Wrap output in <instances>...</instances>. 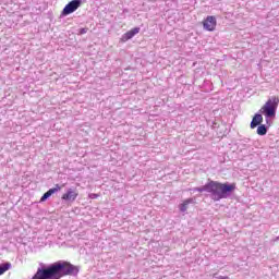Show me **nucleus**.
I'll return each mask as SVG.
<instances>
[{
    "mask_svg": "<svg viewBox=\"0 0 279 279\" xmlns=\"http://www.w3.org/2000/svg\"><path fill=\"white\" fill-rule=\"evenodd\" d=\"M40 266L32 279H61L80 274V268L66 260L54 262L48 266L40 264Z\"/></svg>",
    "mask_w": 279,
    "mask_h": 279,
    "instance_id": "f257e3e1",
    "label": "nucleus"
},
{
    "mask_svg": "<svg viewBox=\"0 0 279 279\" xmlns=\"http://www.w3.org/2000/svg\"><path fill=\"white\" fill-rule=\"evenodd\" d=\"M235 189L236 185L234 184L219 183L217 181L209 180L205 185L194 187L193 191L197 193H209L210 199L214 202H220V199H228Z\"/></svg>",
    "mask_w": 279,
    "mask_h": 279,
    "instance_id": "f03ea898",
    "label": "nucleus"
},
{
    "mask_svg": "<svg viewBox=\"0 0 279 279\" xmlns=\"http://www.w3.org/2000/svg\"><path fill=\"white\" fill-rule=\"evenodd\" d=\"M279 98L272 96L266 104L262 107L259 112L266 117V119H274L276 117V111L278 110Z\"/></svg>",
    "mask_w": 279,
    "mask_h": 279,
    "instance_id": "7ed1b4c3",
    "label": "nucleus"
},
{
    "mask_svg": "<svg viewBox=\"0 0 279 279\" xmlns=\"http://www.w3.org/2000/svg\"><path fill=\"white\" fill-rule=\"evenodd\" d=\"M82 7V0H72L70 1L62 10V16H69L73 14Z\"/></svg>",
    "mask_w": 279,
    "mask_h": 279,
    "instance_id": "20e7f679",
    "label": "nucleus"
},
{
    "mask_svg": "<svg viewBox=\"0 0 279 279\" xmlns=\"http://www.w3.org/2000/svg\"><path fill=\"white\" fill-rule=\"evenodd\" d=\"M203 27L207 32H215V27H217V19L213 15L207 16L203 22Z\"/></svg>",
    "mask_w": 279,
    "mask_h": 279,
    "instance_id": "39448f33",
    "label": "nucleus"
},
{
    "mask_svg": "<svg viewBox=\"0 0 279 279\" xmlns=\"http://www.w3.org/2000/svg\"><path fill=\"white\" fill-rule=\"evenodd\" d=\"M77 190L70 187L66 193L62 195L63 202H75L77 199Z\"/></svg>",
    "mask_w": 279,
    "mask_h": 279,
    "instance_id": "423d86ee",
    "label": "nucleus"
},
{
    "mask_svg": "<svg viewBox=\"0 0 279 279\" xmlns=\"http://www.w3.org/2000/svg\"><path fill=\"white\" fill-rule=\"evenodd\" d=\"M141 32V27H134L131 31L126 32L121 37V43H128V40H132Z\"/></svg>",
    "mask_w": 279,
    "mask_h": 279,
    "instance_id": "0eeeda50",
    "label": "nucleus"
},
{
    "mask_svg": "<svg viewBox=\"0 0 279 279\" xmlns=\"http://www.w3.org/2000/svg\"><path fill=\"white\" fill-rule=\"evenodd\" d=\"M62 186H60V184H56L54 187L50 189L49 191H47L40 198V202H47L48 198L51 197V195H53L54 193H58V191H61Z\"/></svg>",
    "mask_w": 279,
    "mask_h": 279,
    "instance_id": "6e6552de",
    "label": "nucleus"
},
{
    "mask_svg": "<svg viewBox=\"0 0 279 279\" xmlns=\"http://www.w3.org/2000/svg\"><path fill=\"white\" fill-rule=\"evenodd\" d=\"M263 123V114L256 113L251 121V129L254 130Z\"/></svg>",
    "mask_w": 279,
    "mask_h": 279,
    "instance_id": "1a4fd4ad",
    "label": "nucleus"
},
{
    "mask_svg": "<svg viewBox=\"0 0 279 279\" xmlns=\"http://www.w3.org/2000/svg\"><path fill=\"white\" fill-rule=\"evenodd\" d=\"M195 204V198H187L181 205H179V210L181 213H186L189 210V205Z\"/></svg>",
    "mask_w": 279,
    "mask_h": 279,
    "instance_id": "9d476101",
    "label": "nucleus"
},
{
    "mask_svg": "<svg viewBox=\"0 0 279 279\" xmlns=\"http://www.w3.org/2000/svg\"><path fill=\"white\" fill-rule=\"evenodd\" d=\"M257 134L258 136H265V134H267V125L259 124L257 128Z\"/></svg>",
    "mask_w": 279,
    "mask_h": 279,
    "instance_id": "9b49d317",
    "label": "nucleus"
},
{
    "mask_svg": "<svg viewBox=\"0 0 279 279\" xmlns=\"http://www.w3.org/2000/svg\"><path fill=\"white\" fill-rule=\"evenodd\" d=\"M10 267H12V264L10 263L0 265V276H3V274L10 269Z\"/></svg>",
    "mask_w": 279,
    "mask_h": 279,
    "instance_id": "f8f14e48",
    "label": "nucleus"
},
{
    "mask_svg": "<svg viewBox=\"0 0 279 279\" xmlns=\"http://www.w3.org/2000/svg\"><path fill=\"white\" fill-rule=\"evenodd\" d=\"M214 278L215 279H230V277L217 276V275H214Z\"/></svg>",
    "mask_w": 279,
    "mask_h": 279,
    "instance_id": "ddd939ff",
    "label": "nucleus"
},
{
    "mask_svg": "<svg viewBox=\"0 0 279 279\" xmlns=\"http://www.w3.org/2000/svg\"><path fill=\"white\" fill-rule=\"evenodd\" d=\"M87 32H88V28H81L80 29L81 35L87 34Z\"/></svg>",
    "mask_w": 279,
    "mask_h": 279,
    "instance_id": "4468645a",
    "label": "nucleus"
},
{
    "mask_svg": "<svg viewBox=\"0 0 279 279\" xmlns=\"http://www.w3.org/2000/svg\"><path fill=\"white\" fill-rule=\"evenodd\" d=\"M274 241H279V235H278V236H276Z\"/></svg>",
    "mask_w": 279,
    "mask_h": 279,
    "instance_id": "2eb2a0df",
    "label": "nucleus"
}]
</instances>
